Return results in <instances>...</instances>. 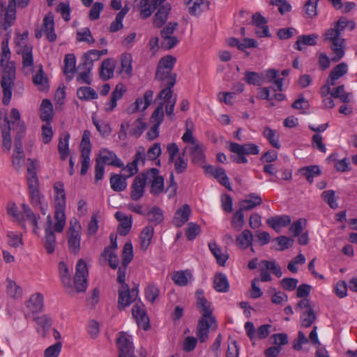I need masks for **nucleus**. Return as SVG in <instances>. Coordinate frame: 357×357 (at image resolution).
I'll use <instances>...</instances> for the list:
<instances>
[{
	"mask_svg": "<svg viewBox=\"0 0 357 357\" xmlns=\"http://www.w3.org/2000/svg\"><path fill=\"white\" fill-rule=\"evenodd\" d=\"M347 27L352 31L355 29L356 24L345 17H340L334 23L333 27L328 29L323 35L324 41L331 43L330 47L333 54L331 58L333 62H338L345 55L346 41L341 37V33Z\"/></svg>",
	"mask_w": 357,
	"mask_h": 357,
	"instance_id": "1",
	"label": "nucleus"
},
{
	"mask_svg": "<svg viewBox=\"0 0 357 357\" xmlns=\"http://www.w3.org/2000/svg\"><path fill=\"white\" fill-rule=\"evenodd\" d=\"M10 51L7 40L1 43L0 66L2 68L0 85L3 92L2 103L8 105L13 94V87L16 78L15 63L10 61Z\"/></svg>",
	"mask_w": 357,
	"mask_h": 357,
	"instance_id": "2",
	"label": "nucleus"
},
{
	"mask_svg": "<svg viewBox=\"0 0 357 357\" xmlns=\"http://www.w3.org/2000/svg\"><path fill=\"white\" fill-rule=\"evenodd\" d=\"M53 189L54 192V218L56 220L54 227L57 232H61L66 225V197L64 184L60 181L56 182L53 185Z\"/></svg>",
	"mask_w": 357,
	"mask_h": 357,
	"instance_id": "3",
	"label": "nucleus"
},
{
	"mask_svg": "<svg viewBox=\"0 0 357 357\" xmlns=\"http://www.w3.org/2000/svg\"><path fill=\"white\" fill-rule=\"evenodd\" d=\"M176 59L172 56L162 58L158 65L155 78L161 81H167V88L172 89L176 83V74L172 73Z\"/></svg>",
	"mask_w": 357,
	"mask_h": 357,
	"instance_id": "4",
	"label": "nucleus"
},
{
	"mask_svg": "<svg viewBox=\"0 0 357 357\" xmlns=\"http://www.w3.org/2000/svg\"><path fill=\"white\" fill-rule=\"evenodd\" d=\"M27 38V33H23L15 41L16 45L18 47L17 50V54H21L22 56V66L23 68L28 69L29 71L32 70L33 66V47L31 45H28L26 43Z\"/></svg>",
	"mask_w": 357,
	"mask_h": 357,
	"instance_id": "5",
	"label": "nucleus"
},
{
	"mask_svg": "<svg viewBox=\"0 0 357 357\" xmlns=\"http://www.w3.org/2000/svg\"><path fill=\"white\" fill-rule=\"evenodd\" d=\"M67 238L70 251L73 254H77L80 249L81 225L75 218L70 220Z\"/></svg>",
	"mask_w": 357,
	"mask_h": 357,
	"instance_id": "6",
	"label": "nucleus"
},
{
	"mask_svg": "<svg viewBox=\"0 0 357 357\" xmlns=\"http://www.w3.org/2000/svg\"><path fill=\"white\" fill-rule=\"evenodd\" d=\"M25 132L23 126L20 127V130L16 132L14 142V150L11 157L12 165L15 169L19 170L23 165L25 155L22 148V138Z\"/></svg>",
	"mask_w": 357,
	"mask_h": 357,
	"instance_id": "7",
	"label": "nucleus"
},
{
	"mask_svg": "<svg viewBox=\"0 0 357 357\" xmlns=\"http://www.w3.org/2000/svg\"><path fill=\"white\" fill-rule=\"evenodd\" d=\"M0 128L2 137L1 146L4 152L8 153L11 149L12 140L10 131L13 130L6 112H0Z\"/></svg>",
	"mask_w": 357,
	"mask_h": 357,
	"instance_id": "8",
	"label": "nucleus"
},
{
	"mask_svg": "<svg viewBox=\"0 0 357 357\" xmlns=\"http://www.w3.org/2000/svg\"><path fill=\"white\" fill-rule=\"evenodd\" d=\"M116 345L119 349L118 357H137L134 354V346L132 337L127 333L121 332L116 339Z\"/></svg>",
	"mask_w": 357,
	"mask_h": 357,
	"instance_id": "9",
	"label": "nucleus"
},
{
	"mask_svg": "<svg viewBox=\"0 0 357 357\" xmlns=\"http://www.w3.org/2000/svg\"><path fill=\"white\" fill-rule=\"evenodd\" d=\"M30 0H9L8 7L6 8V13H4V17L3 22H1L2 26L5 30L8 29L12 26L15 20V6L18 8H26Z\"/></svg>",
	"mask_w": 357,
	"mask_h": 357,
	"instance_id": "10",
	"label": "nucleus"
},
{
	"mask_svg": "<svg viewBox=\"0 0 357 357\" xmlns=\"http://www.w3.org/2000/svg\"><path fill=\"white\" fill-rule=\"evenodd\" d=\"M88 269L83 259H79L76 265L74 283L77 292H83L87 288Z\"/></svg>",
	"mask_w": 357,
	"mask_h": 357,
	"instance_id": "11",
	"label": "nucleus"
},
{
	"mask_svg": "<svg viewBox=\"0 0 357 357\" xmlns=\"http://www.w3.org/2000/svg\"><path fill=\"white\" fill-rule=\"evenodd\" d=\"M138 290L133 288L130 290L128 285L121 286L119 289L118 309L123 310L129 306L137 297Z\"/></svg>",
	"mask_w": 357,
	"mask_h": 357,
	"instance_id": "12",
	"label": "nucleus"
},
{
	"mask_svg": "<svg viewBox=\"0 0 357 357\" xmlns=\"http://www.w3.org/2000/svg\"><path fill=\"white\" fill-rule=\"evenodd\" d=\"M144 175L147 176V180L151 182L150 192L153 195H159L164 189V178L159 175V170L156 168H151Z\"/></svg>",
	"mask_w": 357,
	"mask_h": 357,
	"instance_id": "13",
	"label": "nucleus"
},
{
	"mask_svg": "<svg viewBox=\"0 0 357 357\" xmlns=\"http://www.w3.org/2000/svg\"><path fill=\"white\" fill-rule=\"evenodd\" d=\"M196 298L197 307L198 308L199 312L202 314V317L208 318L211 323H215V317L212 316L213 309L211 307V304L205 298L203 290H197Z\"/></svg>",
	"mask_w": 357,
	"mask_h": 357,
	"instance_id": "14",
	"label": "nucleus"
},
{
	"mask_svg": "<svg viewBox=\"0 0 357 357\" xmlns=\"http://www.w3.org/2000/svg\"><path fill=\"white\" fill-rule=\"evenodd\" d=\"M132 314L139 327L144 331H147L150 328L149 318L143 303H135L132 309Z\"/></svg>",
	"mask_w": 357,
	"mask_h": 357,
	"instance_id": "15",
	"label": "nucleus"
},
{
	"mask_svg": "<svg viewBox=\"0 0 357 357\" xmlns=\"http://www.w3.org/2000/svg\"><path fill=\"white\" fill-rule=\"evenodd\" d=\"M147 176L140 174L135 178L131 185L130 198L133 201H138L144 194Z\"/></svg>",
	"mask_w": 357,
	"mask_h": 357,
	"instance_id": "16",
	"label": "nucleus"
},
{
	"mask_svg": "<svg viewBox=\"0 0 357 357\" xmlns=\"http://www.w3.org/2000/svg\"><path fill=\"white\" fill-rule=\"evenodd\" d=\"M155 9L157 10L153 16V24L156 28H161L165 24L169 18L172 6L169 3H165Z\"/></svg>",
	"mask_w": 357,
	"mask_h": 357,
	"instance_id": "17",
	"label": "nucleus"
},
{
	"mask_svg": "<svg viewBox=\"0 0 357 357\" xmlns=\"http://www.w3.org/2000/svg\"><path fill=\"white\" fill-rule=\"evenodd\" d=\"M54 226L52 227V220L50 215L47 217V225L45 228V249L49 254L54 252L56 243V236L54 233Z\"/></svg>",
	"mask_w": 357,
	"mask_h": 357,
	"instance_id": "18",
	"label": "nucleus"
},
{
	"mask_svg": "<svg viewBox=\"0 0 357 357\" xmlns=\"http://www.w3.org/2000/svg\"><path fill=\"white\" fill-rule=\"evenodd\" d=\"M173 91L169 88L162 89L158 96L160 99L165 100L164 106H165L166 114L171 119H173L174 109L176 102V98H172Z\"/></svg>",
	"mask_w": 357,
	"mask_h": 357,
	"instance_id": "19",
	"label": "nucleus"
},
{
	"mask_svg": "<svg viewBox=\"0 0 357 357\" xmlns=\"http://www.w3.org/2000/svg\"><path fill=\"white\" fill-rule=\"evenodd\" d=\"M229 150L236 154L257 155L259 153L258 146L252 143L239 144L238 143L231 142L229 144Z\"/></svg>",
	"mask_w": 357,
	"mask_h": 357,
	"instance_id": "20",
	"label": "nucleus"
},
{
	"mask_svg": "<svg viewBox=\"0 0 357 357\" xmlns=\"http://www.w3.org/2000/svg\"><path fill=\"white\" fill-rule=\"evenodd\" d=\"M97 159H99L100 162L104 165L107 164L116 167H123V162L116 153L106 149L100 151L99 157Z\"/></svg>",
	"mask_w": 357,
	"mask_h": 357,
	"instance_id": "21",
	"label": "nucleus"
},
{
	"mask_svg": "<svg viewBox=\"0 0 357 357\" xmlns=\"http://www.w3.org/2000/svg\"><path fill=\"white\" fill-rule=\"evenodd\" d=\"M153 97V91L148 90L144 93L143 98H138L135 101L133 105L130 106L128 112L134 113L139 109L145 110L152 102Z\"/></svg>",
	"mask_w": 357,
	"mask_h": 357,
	"instance_id": "22",
	"label": "nucleus"
},
{
	"mask_svg": "<svg viewBox=\"0 0 357 357\" xmlns=\"http://www.w3.org/2000/svg\"><path fill=\"white\" fill-rule=\"evenodd\" d=\"M189 149L192 162L197 165L205 163V146L203 144L197 143L193 146H186L185 151Z\"/></svg>",
	"mask_w": 357,
	"mask_h": 357,
	"instance_id": "23",
	"label": "nucleus"
},
{
	"mask_svg": "<svg viewBox=\"0 0 357 357\" xmlns=\"http://www.w3.org/2000/svg\"><path fill=\"white\" fill-rule=\"evenodd\" d=\"M206 170L208 173H210L214 176L220 184L224 185L227 189L231 190L229 178L223 168L220 167H214L211 165H208L206 167Z\"/></svg>",
	"mask_w": 357,
	"mask_h": 357,
	"instance_id": "24",
	"label": "nucleus"
},
{
	"mask_svg": "<svg viewBox=\"0 0 357 357\" xmlns=\"http://www.w3.org/2000/svg\"><path fill=\"white\" fill-rule=\"evenodd\" d=\"M42 31L45 33L50 41L53 42L56 40V35L54 32V15L50 12L46 14L43 18Z\"/></svg>",
	"mask_w": 357,
	"mask_h": 357,
	"instance_id": "25",
	"label": "nucleus"
},
{
	"mask_svg": "<svg viewBox=\"0 0 357 357\" xmlns=\"http://www.w3.org/2000/svg\"><path fill=\"white\" fill-rule=\"evenodd\" d=\"M262 203V198L256 193H250L245 196V198L239 203V208L244 211H250Z\"/></svg>",
	"mask_w": 357,
	"mask_h": 357,
	"instance_id": "26",
	"label": "nucleus"
},
{
	"mask_svg": "<svg viewBox=\"0 0 357 357\" xmlns=\"http://www.w3.org/2000/svg\"><path fill=\"white\" fill-rule=\"evenodd\" d=\"M26 307L33 313L41 312L44 309V297L40 293L32 294L26 303Z\"/></svg>",
	"mask_w": 357,
	"mask_h": 357,
	"instance_id": "27",
	"label": "nucleus"
},
{
	"mask_svg": "<svg viewBox=\"0 0 357 357\" xmlns=\"http://www.w3.org/2000/svg\"><path fill=\"white\" fill-rule=\"evenodd\" d=\"M116 61L111 58L102 61L100 68V77L103 80H108L114 76Z\"/></svg>",
	"mask_w": 357,
	"mask_h": 357,
	"instance_id": "28",
	"label": "nucleus"
},
{
	"mask_svg": "<svg viewBox=\"0 0 357 357\" xmlns=\"http://www.w3.org/2000/svg\"><path fill=\"white\" fill-rule=\"evenodd\" d=\"M190 213V206L184 204L176 211L172 220L174 225L176 227H182L189 220Z\"/></svg>",
	"mask_w": 357,
	"mask_h": 357,
	"instance_id": "29",
	"label": "nucleus"
},
{
	"mask_svg": "<svg viewBox=\"0 0 357 357\" xmlns=\"http://www.w3.org/2000/svg\"><path fill=\"white\" fill-rule=\"evenodd\" d=\"M213 323L208 318L202 317L197 324L196 335L200 342H204L208 337L209 328Z\"/></svg>",
	"mask_w": 357,
	"mask_h": 357,
	"instance_id": "30",
	"label": "nucleus"
},
{
	"mask_svg": "<svg viewBox=\"0 0 357 357\" xmlns=\"http://www.w3.org/2000/svg\"><path fill=\"white\" fill-rule=\"evenodd\" d=\"M115 218L120 222L118 227V232L121 236H126L132 227V217L128 216L120 211H117Z\"/></svg>",
	"mask_w": 357,
	"mask_h": 357,
	"instance_id": "31",
	"label": "nucleus"
},
{
	"mask_svg": "<svg viewBox=\"0 0 357 357\" xmlns=\"http://www.w3.org/2000/svg\"><path fill=\"white\" fill-rule=\"evenodd\" d=\"M291 222V218L289 215H276L267 220V224L276 232H280L282 227H284Z\"/></svg>",
	"mask_w": 357,
	"mask_h": 357,
	"instance_id": "32",
	"label": "nucleus"
},
{
	"mask_svg": "<svg viewBox=\"0 0 357 357\" xmlns=\"http://www.w3.org/2000/svg\"><path fill=\"white\" fill-rule=\"evenodd\" d=\"M133 6L140 10L139 16L143 20L149 18L154 10L149 0H135Z\"/></svg>",
	"mask_w": 357,
	"mask_h": 357,
	"instance_id": "33",
	"label": "nucleus"
},
{
	"mask_svg": "<svg viewBox=\"0 0 357 357\" xmlns=\"http://www.w3.org/2000/svg\"><path fill=\"white\" fill-rule=\"evenodd\" d=\"M75 56L73 54H68L64 59L63 73L66 77V79L70 81L73 78L75 73Z\"/></svg>",
	"mask_w": 357,
	"mask_h": 357,
	"instance_id": "34",
	"label": "nucleus"
},
{
	"mask_svg": "<svg viewBox=\"0 0 357 357\" xmlns=\"http://www.w3.org/2000/svg\"><path fill=\"white\" fill-rule=\"evenodd\" d=\"M348 66L346 63L342 62L337 65L331 70L328 78V83L331 85L335 84V81L347 73Z\"/></svg>",
	"mask_w": 357,
	"mask_h": 357,
	"instance_id": "35",
	"label": "nucleus"
},
{
	"mask_svg": "<svg viewBox=\"0 0 357 357\" xmlns=\"http://www.w3.org/2000/svg\"><path fill=\"white\" fill-rule=\"evenodd\" d=\"M253 235L250 230L245 229L241 234L236 236V244L243 250L248 248L252 245Z\"/></svg>",
	"mask_w": 357,
	"mask_h": 357,
	"instance_id": "36",
	"label": "nucleus"
},
{
	"mask_svg": "<svg viewBox=\"0 0 357 357\" xmlns=\"http://www.w3.org/2000/svg\"><path fill=\"white\" fill-rule=\"evenodd\" d=\"M319 38L317 34L301 35L298 37L294 47L299 51L303 50L302 45L313 46L317 45V40Z\"/></svg>",
	"mask_w": 357,
	"mask_h": 357,
	"instance_id": "37",
	"label": "nucleus"
},
{
	"mask_svg": "<svg viewBox=\"0 0 357 357\" xmlns=\"http://www.w3.org/2000/svg\"><path fill=\"white\" fill-rule=\"evenodd\" d=\"M213 287L218 292L228 291L229 284L226 275L222 273L215 274L213 278Z\"/></svg>",
	"mask_w": 357,
	"mask_h": 357,
	"instance_id": "38",
	"label": "nucleus"
},
{
	"mask_svg": "<svg viewBox=\"0 0 357 357\" xmlns=\"http://www.w3.org/2000/svg\"><path fill=\"white\" fill-rule=\"evenodd\" d=\"M299 172L310 183H312L314 178L321 174V169L318 165H310L302 167L299 169Z\"/></svg>",
	"mask_w": 357,
	"mask_h": 357,
	"instance_id": "39",
	"label": "nucleus"
},
{
	"mask_svg": "<svg viewBox=\"0 0 357 357\" xmlns=\"http://www.w3.org/2000/svg\"><path fill=\"white\" fill-rule=\"evenodd\" d=\"M132 56L130 53L125 52L121 56L120 73L128 77L132 75Z\"/></svg>",
	"mask_w": 357,
	"mask_h": 357,
	"instance_id": "40",
	"label": "nucleus"
},
{
	"mask_svg": "<svg viewBox=\"0 0 357 357\" xmlns=\"http://www.w3.org/2000/svg\"><path fill=\"white\" fill-rule=\"evenodd\" d=\"M154 229L152 226H146L143 229L140 234V248L146 251L151 244L153 238Z\"/></svg>",
	"mask_w": 357,
	"mask_h": 357,
	"instance_id": "41",
	"label": "nucleus"
},
{
	"mask_svg": "<svg viewBox=\"0 0 357 357\" xmlns=\"http://www.w3.org/2000/svg\"><path fill=\"white\" fill-rule=\"evenodd\" d=\"M99 59L97 50H91L83 55L82 63L79 66V68L92 70L94 61Z\"/></svg>",
	"mask_w": 357,
	"mask_h": 357,
	"instance_id": "42",
	"label": "nucleus"
},
{
	"mask_svg": "<svg viewBox=\"0 0 357 357\" xmlns=\"http://www.w3.org/2000/svg\"><path fill=\"white\" fill-rule=\"evenodd\" d=\"M59 272L60 279L63 284V286L66 288H68L70 290L72 289L71 284V275L70 273V271L67 266V265L63 261H61L59 264Z\"/></svg>",
	"mask_w": 357,
	"mask_h": 357,
	"instance_id": "43",
	"label": "nucleus"
},
{
	"mask_svg": "<svg viewBox=\"0 0 357 357\" xmlns=\"http://www.w3.org/2000/svg\"><path fill=\"white\" fill-rule=\"evenodd\" d=\"M53 117V107L48 99L43 100L40 105V119L43 121L50 122Z\"/></svg>",
	"mask_w": 357,
	"mask_h": 357,
	"instance_id": "44",
	"label": "nucleus"
},
{
	"mask_svg": "<svg viewBox=\"0 0 357 357\" xmlns=\"http://www.w3.org/2000/svg\"><path fill=\"white\" fill-rule=\"evenodd\" d=\"M69 139L70 134L68 132L63 134L59 139L58 144V151L62 160H65L69 154Z\"/></svg>",
	"mask_w": 357,
	"mask_h": 357,
	"instance_id": "45",
	"label": "nucleus"
},
{
	"mask_svg": "<svg viewBox=\"0 0 357 357\" xmlns=\"http://www.w3.org/2000/svg\"><path fill=\"white\" fill-rule=\"evenodd\" d=\"M192 278V275L187 271H176L173 273L172 280L174 282L180 287L187 285L188 280Z\"/></svg>",
	"mask_w": 357,
	"mask_h": 357,
	"instance_id": "46",
	"label": "nucleus"
},
{
	"mask_svg": "<svg viewBox=\"0 0 357 357\" xmlns=\"http://www.w3.org/2000/svg\"><path fill=\"white\" fill-rule=\"evenodd\" d=\"M111 188L116 192H121L127 187L125 178L119 174H114L110 178Z\"/></svg>",
	"mask_w": 357,
	"mask_h": 357,
	"instance_id": "47",
	"label": "nucleus"
},
{
	"mask_svg": "<svg viewBox=\"0 0 357 357\" xmlns=\"http://www.w3.org/2000/svg\"><path fill=\"white\" fill-rule=\"evenodd\" d=\"M7 213L11 216L14 221L21 222L24 220L23 211L21 212L18 210V208L15 202H9L6 206Z\"/></svg>",
	"mask_w": 357,
	"mask_h": 357,
	"instance_id": "48",
	"label": "nucleus"
},
{
	"mask_svg": "<svg viewBox=\"0 0 357 357\" xmlns=\"http://www.w3.org/2000/svg\"><path fill=\"white\" fill-rule=\"evenodd\" d=\"M36 323L42 328V335L46 336L47 332L52 327V321L51 317L47 314L36 317L34 318Z\"/></svg>",
	"mask_w": 357,
	"mask_h": 357,
	"instance_id": "49",
	"label": "nucleus"
},
{
	"mask_svg": "<svg viewBox=\"0 0 357 357\" xmlns=\"http://www.w3.org/2000/svg\"><path fill=\"white\" fill-rule=\"evenodd\" d=\"M148 220L155 225L160 224L163 220V213L158 206H153L145 215Z\"/></svg>",
	"mask_w": 357,
	"mask_h": 357,
	"instance_id": "50",
	"label": "nucleus"
},
{
	"mask_svg": "<svg viewBox=\"0 0 357 357\" xmlns=\"http://www.w3.org/2000/svg\"><path fill=\"white\" fill-rule=\"evenodd\" d=\"M243 210L239 208L233 215L231 224V227L237 231H241L245 224Z\"/></svg>",
	"mask_w": 357,
	"mask_h": 357,
	"instance_id": "51",
	"label": "nucleus"
},
{
	"mask_svg": "<svg viewBox=\"0 0 357 357\" xmlns=\"http://www.w3.org/2000/svg\"><path fill=\"white\" fill-rule=\"evenodd\" d=\"M77 97L81 100H93L98 98V94L96 91L89 86L80 87L77 91Z\"/></svg>",
	"mask_w": 357,
	"mask_h": 357,
	"instance_id": "52",
	"label": "nucleus"
},
{
	"mask_svg": "<svg viewBox=\"0 0 357 357\" xmlns=\"http://www.w3.org/2000/svg\"><path fill=\"white\" fill-rule=\"evenodd\" d=\"M33 82L40 90H43L47 88V78L43 72L42 66H40L39 70L33 77Z\"/></svg>",
	"mask_w": 357,
	"mask_h": 357,
	"instance_id": "53",
	"label": "nucleus"
},
{
	"mask_svg": "<svg viewBox=\"0 0 357 357\" xmlns=\"http://www.w3.org/2000/svg\"><path fill=\"white\" fill-rule=\"evenodd\" d=\"M208 247L218 264L223 266L228 258L227 255L222 253L220 248L215 242L210 243Z\"/></svg>",
	"mask_w": 357,
	"mask_h": 357,
	"instance_id": "54",
	"label": "nucleus"
},
{
	"mask_svg": "<svg viewBox=\"0 0 357 357\" xmlns=\"http://www.w3.org/2000/svg\"><path fill=\"white\" fill-rule=\"evenodd\" d=\"M316 316L313 309L305 310L301 316V325L303 328H308L314 322Z\"/></svg>",
	"mask_w": 357,
	"mask_h": 357,
	"instance_id": "55",
	"label": "nucleus"
},
{
	"mask_svg": "<svg viewBox=\"0 0 357 357\" xmlns=\"http://www.w3.org/2000/svg\"><path fill=\"white\" fill-rule=\"evenodd\" d=\"M263 135L273 147L276 149L280 148L278 135L275 130H272L269 127H266L264 130Z\"/></svg>",
	"mask_w": 357,
	"mask_h": 357,
	"instance_id": "56",
	"label": "nucleus"
},
{
	"mask_svg": "<svg viewBox=\"0 0 357 357\" xmlns=\"http://www.w3.org/2000/svg\"><path fill=\"white\" fill-rule=\"evenodd\" d=\"M24 213V217L26 218L27 220L30 222V223L33 227V232L36 233V229H38V220L36 215L33 213L32 210L29 208V206L25 204H22L21 205Z\"/></svg>",
	"mask_w": 357,
	"mask_h": 357,
	"instance_id": "57",
	"label": "nucleus"
},
{
	"mask_svg": "<svg viewBox=\"0 0 357 357\" xmlns=\"http://www.w3.org/2000/svg\"><path fill=\"white\" fill-rule=\"evenodd\" d=\"M263 265L261 268L265 269L266 271H270L278 278H280L282 275L281 268L274 261L263 260L261 261Z\"/></svg>",
	"mask_w": 357,
	"mask_h": 357,
	"instance_id": "58",
	"label": "nucleus"
},
{
	"mask_svg": "<svg viewBox=\"0 0 357 357\" xmlns=\"http://www.w3.org/2000/svg\"><path fill=\"white\" fill-rule=\"evenodd\" d=\"M319 0H307L304 5V11L309 18L315 17L317 13V4Z\"/></svg>",
	"mask_w": 357,
	"mask_h": 357,
	"instance_id": "59",
	"label": "nucleus"
},
{
	"mask_svg": "<svg viewBox=\"0 0 357 357\" xmlns=\"http://www.w3.org/2000/svg\"><path fill=\"white\" fill-rule=\"evenodd\" d=\"M146 128V124L141 119H137L132 123V128L130 130V135L139 137Z\"/></svg>",
	"mask_w": 357,
	"mask_h": 357,
	"instance_id": "60",
	"label": "nucleus"
},
{
	"mask_svg": "<svg viewBox=\"0 0 357 357\" xmlns=\"http://www.w3.org/2000/svg\"><path fill=\"white\" fill-rule=\"evenodd\" d=\"M133 258V248L131 242H126L123 246L122 252L123 265L128 266Z\"/></svg>",
	"mask_w": 357,
	"mask_h": 357,
	"instance_id": "61",
	"label": "nucleus"
},
{
	"mask_svg": "<svg viewBox=\"0 0 357 357\" xmlns=\"http://www.w3.org/2000/svg\"><path fill=\"white\" fill-rule=\"evenodd\" d=\"M145 298L151 303H154L158 298L160 290L154 284H149L145 289Z\"/></svg>",
	"mask_w": 357,
	"mask_h": 357,
	"instance_id": "62",
	"label": "nucleus"
},
{
	"mask_svg": "<svg viewBox=\"0 0 357 357\" xmlns=\"http://www.w3.org/2000/svg\"><path fill=\"white\" fill-rule=\"evenodd\" d=\"M245 81L249 84L255 86H260L263 83L261 76L257 73L246 71L245 73Z\"/></svg>",
	"mask_w": 357,
	"mask_h": 357,
	"instance_id": "63",
	"label": "nucleus"
},
{
	"mask_svg": "<svg viewBox=\"0 0 357 357\" xmlns=\"http://www.w3.org/2000/svg\"><path fill=\"white\" fill-rule=\"evenodd\" d=\"M77 40L80 42H86L89 44H92L95 42L89 28H84L77 31Z\"/></svg>",
	"mask_w": 357,
	"mask_h": 357,
	"instance_id": "64",
	"label": "nucleus"
}]
</instances>
